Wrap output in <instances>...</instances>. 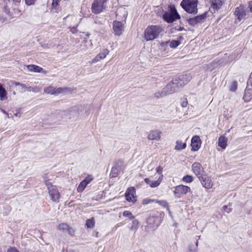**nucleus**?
I'll return each mask as SVG.
<instances>
[{
	"mask_svg": "<svg viewBox=\"0 0 252 252\" xmlns=\"http://www.w3.org/2000/svg\"><path fill=\"white\" fill-rule=\"evenodd\" d=\"M162 31V28L159 26H148L144 32V38L146 41L153 40L158 37Z\"/></svg>",
	"mask_w": 252,
	"mask_h": 252,
	"instance_id": "obj_1",
	"label": "nucleus"
},
{
	"mask_svg": "<svg viewBox=\"0 0 252 252\" xmlns=\"http://www.w3.org/2000/svg\"><path fill=\"white\" fill-rule=\"evenodd\" d=\"M198 0H183L182 7L188 13L195 14L197 13Z\"/></svg>",
	"mask_w": 252,
	"mask_h": 252,
	"instance_id": "obj_2",
	"label": "nucleus"
},
{
	"mask_svg": "<svg viewBox=\"0 0 252 252\" xmlns=\"http://www.w3.org/2000/svg\"><path fill=\"white\" fill-rule=\"evenodd\" d=\"M46 175L44 176V179H46ZM45 183L52 201L55 202H58L60 195L56 187L53 186L51 183L46 180H45Z\"/></svg>",
	"mask_w": 252,
	"mask_h": 252,
	"instance_id": "obj_3",
	"label": "nucleus"
},
{
	"mask_svg": "<svg viewBox=\"0 0 252 252\" xmlns=\"http://www.w3.org/2000/svg\"><path fill=\"white\" fill-rule=\"evenodd\" d=\"M162 17L163 20L168 23H172L180 18V15L174 7H170V11L165 12Z\"/></svg>",
	"mask_w": 252,
	"mask_h": 252,
	"instance_id": "obj_4",
	"label": "nucleus"
},
{
	"mask_svg": "<svg viewBox=\"0 0 252 252\" xmlns=\"http://www.w3.org/2000/svg\"><path fill=\"white\" fill-rule=\"evenodd\" d=\"M107 0H94L92 4L91 10L95 14L102 12L106 8Z\"/></svg>",
	"mask_w": 252,
	"mask_h": 252,
	"instance_id": "obj_5",
	"label": "nucleus"
},
{
	"mask_svg": "<svg viewBox=\"0 0 252 252\" xmlns=\"http://www.w3.org/2000/svg\"><path fill=\"white\" fill-rule=\"evenodd\" d=\"M124 169V164L122 160H119L116 161L110 173V177L114 178L117 177L120 172Z\"/></svg>",
	"mask_w": 252,
	"mask_h": 252,
	"instance_id": "obj_6",
	"label": "nucleus"
},
{
	"mask_svg": "<svg viewBox=\"0 0 252 252\" xmlns=\"http://www.w3.org/2000/svg\"><path fill=\"white\" fill-rule=\"evenodd\" d=\"M190 191V188L189 187L181 185L176 187L173 192L176 197H180L181 195L186 194Z\"/></svg>",
	"mask_w": 252,
	"mask_h": 252,
	"instance_id": "obj_7",
	"label": "nucleus"
},
{
	"mask_svg": "<svg viewBox=\"0 0 252 252\" xmlns=\"http://www.w3.org/2000/svg\"><path fill=\"white\" fill-rule=\"evenodd\" d=\"M113 30L115 35H121L124 30V25L120 21H114L113 23Z\"/></svg>",
	"mask_w": 252,
	"mask_h": 252,
	"instance_id": "obj_8",
	"label": "nucleus"
},
{
	"mask_svg": "<svg viewBox=\"0 0 252 252\" xmlns=\"http://www.w3.org/2000/svg\"><path fill=\"white\" fill-rule=\"evenodd\" d=\"M198 178L202 185L206 189H211L213 186V183L211 178L206 176H199Z\"/></svg>",
	"mask_w": 252,
	"mask_h": 252,
	"instance_id": "obj_9",
	"label": "nucleus"
},
{
	"mask_svg": "<svg viewBox=\"0 0 252 252\" xmlns=\"http://www.w3.org/2000/svg\"><path fill=\"white\" fill-rule=\"evenodd\" d=\"M161 131L158 130L154 129L149 131L147 138L150 140L159 141L161 139Z\"/></svg>",
	"mask_w": 252,
	"mask_h": 252,
	"instance_id": "obj_10",
	"label": "nucleus"
},
{
	"mask_svg": "<svg viewBox=\"0 0 252 252\" xmlns=\"http://www.w3.org/2000/svg\"><path fill=\"white\" fill-rule=\"evenodd\" d=\"M125 196L127 201L134 202L136 201L135 189L133 187L128 188L126 192Z\"/></svg>",
	"mask_w": 252,
	"mask_h": 252,
	"instance_id": "obj_11",
	"label": "nucleus"
},
{
	"mask_svg": "<svg viewBox=\"0 0 252 252\" xmlns=\"http://www.w3.org/2000/svg\"><path fill=\"white\" fill-rule=\"evenodd\" d=\"M192 171L198 177L203 176L204 173L203 167L199 162H194L192 164Z\"/></svg>",
	"mask_w": 252,
	"mask_h": 252,
	"instance_id": "obj_12",
	"label": "nucleus"
},
{
	"mask_svg": "<svg viewBox=\"0 0 252 252\" xmlns=\"http://www.w3.org/2000/svg\"><path fill=\"white\" fill-rule=\"evenodd\" d=\"M234 13L237 19L239 21H241V20L245 18L247 15L246 9L244 6L242 5H240V6L236 8Z\"/></svg>",
	"mask_w": 252,
	"mask_h": 252,
	"instance_id": "obj_13",
	"label": "nucleus"
},
{
	"mask_svg": "<svg viewBox=\"0 0 252 252\" xmlns=\"http://www.w3.org/2000/svg\"><path fill=\"white\" fill-rule=\"evenodd\" d=\"M4 11L10 18H13L20 13V10L18 7H8V5L4 7Z\"/></svg>",
	"mask_w": 252,
	"mask_h": 252,
	"instance_id": "obj_14",
	"label": "nucleus"
},
{
	"mask_svg": "<svg viewBox=\"0 0 252 252\" xmlns=\"http://www.w3.org/2000/svg\"><path fill=\"white\" fill-rule=\"evenodd\" d=\"M201 142L198 136H194L191 139V151H197L200 148Z\"/></svg>",
	"mask_w": 252,
	"mask_h": 252,
	"instance_id": "obj_15",
	"label": "nucleus"
},
{
	"mask_svg": "<svg viewBox=\"0 0 252 252\" xmlns=\"http://www.w3.org/2000/svg\"><path fill=\"white\" fill-rule=\"evenodd\" d=\"M206 16L205 14L198 15L193 18H190L188 20V23L190 25H195L198 23H201L205 19Z\"/></svg>",
	"mask_w": 252,
	"mask_h": 252,
	"instance_id": "obj_16",
	"label": "nucleus"
},
{
	"mask_svg": "<svg viewBox=\"0 0 252 252\" xmlns=\"http://www.w3.org/2000/svg\"><path fill=\"white\" fill-rule=\"evenodd\" d=\"M211 3L210 10L212 13H215L221 7L222 2L221 0H210Z\"/></svg>",
	"mask_w": 252,
	"mask_h": 252,
	"instance_id": "obj_17",
	"label": "nucleus"
},
{
	"mask_svg": "<svg viewBox=\"0 0 252 252\" xmlns=\"http://www.w3.org/2000/svg\"><path fill=\"white\" fill-rule=\"evenodd\" d=\"M163 175H161L156 181H152L149 178H145L144 181L149 185L151 188H156L158 187L162 180Z\"/></svg>",
	"mask_w": 252,
	"mask_h": 252,
	"instance_id": "obj_18",
	"label": "nucleus"
},
{
	"mask_svg": "<svg viewBox=\"0 0 252 252\" xmlns=\"http://www.w3.org/2000/svg\"><path fill=\"white\" fill-rule=\"evenodd\" d=\"M163 90L166 95L172 94L177 91L172 81L163 88Z\"/></svg>",
	"mask_w": 252,
	"mask_h": 252,
	"instance_id": "obj_19",
	"label": "nucleus"
},
{
	"mask_svg": "<svg viewBox=\"0 0 252 252\" xmlns=\"http://www.w3.org/2000/svg\"><path fill=\"white\" fill-rule=\"evenodd\" d=\"M163 90L166 95L172 94L177 91L172 81L163 88Z\"/></svg>",
	"mask_w": 252,
	"mask_h": 252,
	"instance_id": "obj_20",
	"label": "nucleus"
},
{
	"mask_svg": "<svg viewBox=\"0 0 252 252\" xmlns=\"http://www.w3.org/2000/svg\"><path fill=\"white\" fill-rule=\"evenodd\" d=\"M109 51L107 49H103L101 52L97 55L93 60L92 63H96L101 60L104 59L107 55L109 54Z\"/></svg>",
	"mask_w": 252,
	"mask_h": 252,
	"instance_id": "obj_21",
	"label": "nucleus"
},
{
	"mask_svg": "<svg viewBox=\"0 0 252 252\" xmlns=\"http://www.w3.org/2000/svg\"><path fill=\"white\" fill-rule=\"evenodd\" d=\"M252 96V87L251 84H249L248 82L247 87L245 90V94L243 96V99L245 101H249Z\"/></svg>",
	"mask_w": 252,
	"mask_h": 252,
	"instance_id": "obj_22",
	"label": "nucleus"
},
{
	"mask_svg": "<svg viewBox=\"0 0 252 252\" xmlns=\"http://www.w3.org/2000/svg\"><path fill=\"white\" fill-rule=\"evenodd\" d=\"M7 93L2 85L0 83V100L3 101L7 99Z\"/></svg>",
	"mask_w": 252,
	"mask_h": 252,
	"instance_id": "obj_23",
	"label": "nucleus"
},
{
	"mask_svg": "<svg viewBox=\"0 0 252 252\" xmlns=\"http://www.w3.org/2000/svg\"><path fill=\"white\" fill-rule=\"evenodd\" d=\"M227 145V139L224 136H220L218 140V145L224 149Z\"/></svg>",
	"mask_w": 252,
	"mask_h": 252,
	"instance_id": "obj_24",
	"label": "nucleus"
},
{
	"mask_svg": "<svg viewBox=\"0 0 252 252\" xmlns=\"http://www.w3.org/2000/svg\"><path fill=\"white\" fill-rule=\"evenodd\" d=\"M27 68L29 71L35 72H41L43 70L42 68L33 64L28 65Z\"/></svg>",
	"mask_w": 252,
	"mask_h": 252,
	"instance_id": "obj_25",
	"label": "nucleus"
},
{
	"mask_svg": "<svg viewBox=\"0 0 252 252\" xmlns=\"http://www.w3.org/2000/svg\"><path fill=\"white\" fill-rule=\"evenodd\" d=\"M177 89L179 87L184 86L187 83L184 82L181 79L175 78L172 81Z\"/></svg>",
	"mask_w": 252,
	"mask_h": 252,
	"instance_id": "obj_26",
	"label": "nucleus"
},
{
	"mask_svg": "<svg viewBox=\"0 0 252 252\" xmlns=\"http://www.w3.org/2000/svg\"><path fill=\"white\" fill-rule=\"evenodd\" d=\"M176 144L175 150L177 151L182 150L185 149L186 147V143L185 142H182L180 140H177L176 142Z\"/></svg>",
	"mask_w": 252,
	"mask_h": 252,
	"instance_id": "obj_27",
	"label": "nucleus"
},
{
	"mask_svg": "<svg viewBox=\"0 0 252 252\" xmlns=\"http://www.w3.org/2000/svg\"><path fill=\"white\" fill-rule=\"evenodd\" d=\"M8 1L6 5H8V7H17L20 2L19 0H8Z\"/></svg>",
	"mask_w": 252,
	"mask_h": 252,
	"instance_id": "obj_28",
	"label": "nucleus"
},
{
	"mask_svg": "<svg viewBox=\"0 0 252 252\" xmlns=\"http://www.w3.org/2000/svg\"><path fill=\"white\" fill-rule=\"evenodd\" d=\"M61 0H53L52 4V10L54 12H57L60 6L59 5V2Z\"/></svg>",
	"mask_w": 252,
	"mask_h": 252,
	"instance_id": "obj_29",
	"label": "nucleus"
},
{
	"mask_svg": "<svg viewBox=\"0 0 252 252\" xmlns=\"http://www.w3.org/2000/svg\"><path fill=\"white\" fill-rule=\"evenodd\" d=\"M95 224V220L94 218L88 219L86 220V225L88 228H92Z\"/></svg>",
	"mask_w": 252,
	"mask_h": 252,
	"instance_id": "obj_30",
	"label": "nucleus"
},
{
	"mask_svg": "<svg viewBox=\"0 0 252 252\" xmlns=\"http://www.w3.org/2000/svg\"><path fill=\"white\" fill-rule=\"evenodd\" d=\"M68 91L66 88H55V92L54 93L55 95H58L61 94H64Z\"/></svg>",
	"mask_w": 252,
	"mask_h": 252,
	"instance_id": "obj_31",
	"label": "nucleus"
},
{
	"mask_svg": "<svg viewBox=\"0 0 252 252\" xmlns=\"http://www.w3.org/2000/svg\"><path fill=\"white\" fill-rule=\"evenodd\" d=\"M88 185L83 180L79 185L77 190L78 192H82Z\"/></svg>",
	"mask_w": 252,
	"mask_h": 252,
	"instance_id": "obj_32",
	"label": "nucleus"
},
{
	"mask_svg": "<svg viewBox=\"0 0 252 252\" xmlns=\"http://www.w3.org/2000/svg\"><path fill=\"white\" fill-rule=\"evenodd\" d=\"M156 202L158 203L161 206L163 207H166L167 210L169 212V213L170 214V211L169 210V207L168 206V204L165 200H156Z\"/></svg>",
	"mask_w": 252,
	"mask_h": 252,
	"instance_id": "obj_33",
	"label": "nucleus"
},
{
	"mask_svg": "<svg viewBox=\"0 0 252 252\" xmlns=\"http://www.w3.org/2000/svg\"><path fill=\"white\" fill-rule=\"evenodd\" d=\"M44 92L46 94L54 95L55 92V88L52 86H49L44 88Z\"/></svg>",
	"mask_w": 252,
	"mask_h": 252,
	"instance_id": "obj_34",
	"label": "nucleus"
},
{
	"mask_svg": "<svg viewBox=\"0 0 252 252\" xmlns=\"http://www.w3.org/2000/svg\"><path fill=\"white\" fill-rule=\"evenodd\" d=\"M166 94L163 91V90L162 89L161 92H158L154 94V96L157 98L163 97L165 96H166Z\"/></svg>",
	"mask_w": 252,
	"mask_h": 252,
	"instance_id": "obj_35",
	"label": "nucleus"
},
{
	"mask_svg": "<svg viewBox=\"0 0 252 252\" xmlns=\"http://www.w3.org/2000/svg\"><path fill=\"white\" fill-rule=\"evenodd\" d=\"M182 181L185 183H191L193 181V178L190 175H186L183 179Z\"/></svg>",
	"mask_w": 252,
	"mask_h": 252,
	"instance_id": "obj_36",
	"label": "nucleus"
},
{
	"mask_svg": "<svg viewBox=\"0 0 252 252\" xmlns=\"http://www.w3.org/2000/svg\"><path fill=\"white\" fill-rule=\"evenodd\" d=\"M138 221L137 220H134L132 221V225L130 227V230L132 231H136L138 227Z\"/></svg>",
	"mask_w": 252,
	"mask_h": 252,
	"instance_id": "obj_37",
	"label": "nucleus"
},
{
	"mask_svg": "<svg viewBox=\"0 0 252 252\" xmlns=\"http://www.w3.org/2000/svg\"><path fill=\"white\" fill-rule=\"evenodd\" d=\"M180 44L179 41L177 40H172L169 42V46L171 48H175Z\"/></svg>",
	"mask_w": 252,
	"mask_h": 252,
	"instance_id": "obj_38",
	"label": "nucleus"
},
{
	"mask_svg": "<svg viewBox=\"0 0 252 252\" xmlns=\"http://www.w3.org/2000/svg\"><path fill=\"white\" fill-rule=\"evenodd\" d=\"M94 180V177L92 175H88L83 180L87 185L90 184Z\"/></svg>",
	"mask_w": 252,
	"mask_h": 252,
	"instance_id": "obj_39",
	"label": "nucleus"
},
{
	"mask_svg": "<svg viewBox=\"0 0 252 252\" xmlns=\"http://www.w3.org/2000/svg\"><path fill=\"white\" fill-rule=\"evenodd\" d=\"M123 216L124 217H128L130 220H132L134 218V217L132 215L131 213L128 211L124 212Z\"/></svg>",
	"mask_w": 252,
	"mask_h": 252,
	"instance_id": "obj_40",
	"label": "nucleus"
},
{
	"mask_svg": "<svg viewBox=\"0 0 252 252\" xmlns=\"http://www.w3.org/2000/svg\"><path fill=\"white\" fill-rule=\"evenodd\" d=\"M68 228V225L66 223L60 224L58 226V229L59 230H67Z\"/></svg>",
	"mask_w": 252,
	"mask_h": 252,
	"instance_id": "obj_41",
	"label": "nucleus"
},
{
	"mask_svg": "<svg viewBox=\"0 0 252 252\" xmlns=\"http://www.w3.org/2000/svg\"><path fill=\"white\" fill-rule=\"evenodd\" d=\"M154 202H156V200L151 198H147L143 200L142 203L143 204L146 205Z\"/></svg>",
	"mask_w": 252,
	"mask_h": 252,
	"instance_id": "obj_42",
	"label": "nucleus"
},
{
	"mask_svg": "<svg viewBox=\"0 0 252 252\" xmlns=\"http://www.w3.org/2000/svg\"><path fill=\"white\" fill-rule=\"evenodd\" d=\"M188 104V100L186 98H184L181 99V105L183 107H186Z\"/></svg>",
	"mask_w": 252,
	"mask_h": 252,
	"instance_id": "obj_43",
	"label": "nucleus"
},
{
	"mask_svg": "<svg viewBox=\"0 0 252 252\" xmlns=\"http://www.w3.org/2000/svg\"><path fill=\"white\" fill-rule=\"evenodd\" d=\"M236 89H237L236 83L234 82L232 83V84L231 85L230 90L232 92H234L236 90Z\"/></svg>",
	"mask_w": 252,
	"mask_h": 252,
	"instance_id": "obj_44",
	"label": "nucleus"
},
{
	"mask_svg": "<svg viewBox=\"0 0 252 252\" xmlns=\"http://www.w3.org/2000/svg\"><path fill=\"white\" fill-rule=\"evenodd\" d=\"M36 0H25L26 3L28 5H31L34 3Z\"/></svg>",
	"mask_w": 252,
	"mask_h": 252,
	"instance_id": "obj_45",
	"label": "nucleus"
},
{
	"mask_svg": "<svg viewBox=\"0 0 252 252\" xmlns=\"http://www.w3.org/2000/svg\"><path fill=\"white\" fill-rule=\"evenodd\" d=\"M222 208L223 210L227 213H229L231 211V209L230 208H228L227 206H224Z\"/></svg>",
	"mask_w": 252,
	"mask_h": 252,
	"instance_id": "obj_46",
	"label": "nucleus"
},
{
	"mask_svg": "<svg viewBox=\"0 0 252 252\" xmlns=\"http://www.w3.org/2000/svg\"><path fill=\"white\" fill-rule=\"evenodd\" d=\"M162 168L160 166H158L157 168H156V172L157 173H158V174L162 175Z\"/></svg>",
	"mask_w": 252,
	"mask_h": 252,
	"instance_id": "obj_47",
	"label": "nucleus"
},
{
	"mask_svg": "<svg viewBox=\"0 0 252 252\" xmlns=\"http://www.w3.org/2000/svg\"><path fill=\"white\" fill-rule=\"evenodd\" d=\"M7 252H19V251L15 248H10L7 250Z\"/></svg>",
	"mask_w": 252,
	"mask_h": 252,
	"instance_id": "obj_48",
	"label": "nucleus"
},
{
	"mask_svg": "<svg viewBox=\"0 0 252 252\" xmlns=\"http://www.w3.org/2000/svg\"><path fill=\"white\" fill-rule=\"evenodd\" d=\"M70 31L73 33H75L77 32L76 28L75 27L70 28Z\"/></svg>",
	"mask_w": 252,
	"mask_h": 252,
	"instance_id": "obj_49",
	"label": "nucleus"
},
{
	"mask_svg": "<svg viewBox=\"0 0 252 252\" xmlns=\"http://www.w3.org/2000/svg\"><path fill=\"white\" fill-rule=\"evenodd\" d=\"M248 82L249 84H251V86L252 87V73L250 75V77Z\"/></svg>",
	"mask_w": 252,
	"mask_h": 252,
	"instance_id": "obj_50",
	"label": "nucleus"
},
{
	"mask_svg": "<svg viewBox=\"0 0 252 252\" xmlns=\"http://www.w3.org/2000/svg\"><path fill=\"white\" fill-rule=\"evenodd\" d=\"M249 7L251 12H252V1H251L249 3Z\"/></svg>",
	"mask_w": 252,
	"mask_h": 252,
	"instance_id": "obj_51",
	"label": "nucleus"
},
{
	"mask_svg": "<svg viewBox=\"0 0 252 252\" xmlns=\"http://www.w3.org/2000/svg\"><path fill=\"white\" fill-rule=\"evenodd\" d=\"M197 249L194 248L193 249H190L189 252H197Z\"/></svg>",
	"mask_w": 252,
	"mask_h": 252,
	"instance_id": "obj_52",
	"label": "nucleus"
},
{
	"mask_svg": "<svg viewBox=\"0 0 252 252\" xmlns=\"http://www.w3.org/2000/svg\"><path fill=\"white\" fill-rule=\"evenodd\" d=\"M16 86H24V84H21L20 83H16L15 84Z\"/></svg>",
	"mask_w": 252,
	"mask_h": 252,
	"instance_id": "obj_53",
	"label": "nucleus"
},
{
	"mask_svg": "<svg viewBox=\"0 0 252 252\" xmlns=\"http://www.w3.org/2000/svg\"><path fill=\"white\" fill-rule=\"evenodd\" d=\"M198 241H197L196 243V244H195L196 245V248H196V249H197V246H198Z\"/></svg>",
	"mask_w": 252,
	"mask_h": 252,
	"instance_id": "obj_54",
	"label": "nucleus"
},
{
	"mask_svg": "<svg viewBox=\"0 0 252 252\" xmlns=\"http://www.w3.org/2000/svg\"><path fill=\"white\" fill-rule=\"evenodd\" d=\"M2 112H3V113L6 114V112H5L4 110H2Z\"/></svg>",
	"mask_w": 252,
	"mask_h": 252,
	"instance_id": "obj_55",
	"label": "nucleus"
},
{
	"mask_svg": "<svg viewBox=\"0 0 252 252\" xmlns=\"http://www.w3.org/2000/svg\"><path fill=\"white\" fill-rule=\"evenodd\" d=\"M21 87H22V88H24L25 87V85H24V86H20Z\"/></svg>",
	"mask_w": 252,
	"mask_h": 252,
	"instance_id": "obj_56",
	"label": "nucleus"
},
{
	"mask_svg": "<svg viewBox=\"0 0 252 252\" xmlns=\"http://www.w3.org/2000/svg\"><path fill=\"white\" fill-rule=\"evenodd\" d=\"M186 76V75L185 76H183L182 77V79H184Z\"/></svg>",
	"mask_w": 252,
	"mask_h": 252,
	"instance_id": "obj_57",
	"label": "nucleus"
}]
</instances>
